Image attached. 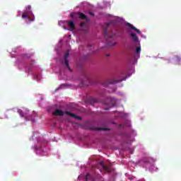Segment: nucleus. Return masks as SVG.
Segmentation results:
<instances>
[{
  "mask_svg": "<svg viewBox=\"0 0 181 181\" xmlns=\"http://www.w3.org/2000/svg\"><path fill=\"white\" fill-rule=\"evenodd\" d=\"M174 61L175 62V64H181L180 57L176 55L174 58Z\"/></svg>",
  "mask_w": 181,
  "mask_h": 181,
  "instance_id": "nucleus-11",
  "label": "nucleus"
},
{
  "mask_svg": "<svg viewBox=\"0 0 181 181\" xmlns=\"http://www.w3.org/2000/svg\"><path fill=\"white\" fill-rule=\"evenodd\" d=\"M22 18L23 19H28L29 21H33V20H30V18L28 17V14H26V12H24L23 14H22Z\"/></svg>",
  "mask_w": 181,
  "mask_h": 181,
  "instance_id": "nucleus-13",
  "label": "nucleus"
},
{
  "mask_svg": "<svg viewBox=\"0 0 181 181\" xmlns=\"http://www.w3.org/2000/svg\"><path fill=\"white\" fill-rule=\"evenodd\" d=\"M21 117H23V115H22V113H21Z\"/></svg>",
  "mask_w": 181,
  "mask_h": 181,
  "instance_id": "nucleus-24",
  "label": "nucleus"
},
{
  "mask_svg": "<svg viewBox=\"0 0 181 181\" xmlns=\"http://www.w3.org/2000/svg\"><path fill=\"white\" fill-rule=\"evenodd\" d=\"M84 25H86V23H84V22L81 23V28H83V26H84Z\"/></svg>",
  "mask_w": 181,
  "mask_h": 181,
  "instance_id": "nucleus-19",
  "label": "nucleus"
},
{
  "mask_svg": "<svg viewBox=\"0 0 181 181\" xmlns=\"http://www.w3.org/2000/svg\"><path fill=\"white\" fill-rule=\"evenodd\" d=\"M65 114L66 115H69V117H71V118H76V119H78L79 121L82 119L81 117H78L76 114L71 113V112L66 111L65 112Z\"/></svg>",
  "mask_w": 181,
  "mask_h": 181,
  "instance_id": "nucleus-6",
  "label": "nucleus"
},
{
  "mask_svg": "<svg viewBox=\"0 0 181 181\" xmlns=\"http://www.w3.org/2000/svg\"><path fill=\"white\" fill-rule=\"evenodd\" d=\"M94 129L95 131H110V129H108V128H101V127L95 128Z\"/></svg>",
  "mask_w": 181,
  "mask_h": 181,
  "instance_id": "nucleus-14",
  "label": "nucleus"
},
{
  "mask_svg": "<svg viewBox=\"0 0 181 181\" xmlns=\"http://www.w3.org/2000/svg\"><path fill=\"white\" fill-rule=\"evenodd\" d=\"M100 166H102L103 170H105L107 173H110V172H112V170H114V169L112 168H111V166H110V165L107 166V165H104V161H100Z\"/></svg>",
  "mask_w": 181,
  "mask_h": 181,
  "instance_id": "nucleus-4",
  "label": "nucleus"
},
{
  "mask_svg": "<svg viewBox=\"0 0 181 181\" xmlns=\"http://www.w3.org/2000/svg\"><path fill=\"white\" fill-rule=\"evenodd\" d=\"M27 9H28V11H30V9H32V6H30V5H28V6H27Z\"/></svg>",
  "mask_w": 181,
  "mask_h": 181,
  "instance_id": "nucleus-18",
  "label": "nucleus"
},
{
  "mask_svg": "<svg viewBox=\"0 0 181 181\" xmlns=\"http://www.w3.org/2000/svg\"><path fill=\"white\" fill-rule=\"evenodd\" d=\"M105 104H107V105H110V103H105Z\"/></svg>",
  "mask_w": 181,
  "mask_h": 181,
  "instance_id": "nucleus-23",
  "label": "nucleus"
},
{
  "mask_svg": "<svg viewBox=\"0 0 181 181\" xmlns=\"http://www.w3.org/2000/svg\"><path fill=\"white\" fill-rule=\"evenodd\" d=\"M130 36L132 37L133 42H138V36H136V34L132 33H130Z\"/></svg>",
  "mask_w": 181,
  "mask_h": 181,
  "instance_id": "nucleus-12",
  "label": "nucleus"
},
{
  "mask_svg": "<svg viewBox=\"0 0 181 181\" xmlns=\"http://www.w3.org/2000/svg\"><path fill=\"white\" fill-rule=\"evenodd\" d=\"M90 103L93 104L94 103H97V99H91Z\"/></svg>",
  "mask_w": 181,
  "mask_h": 181,
  "instance_id": "nucleus-16",
  "label": "nucleus"
},
{
  "mask_svg": "<svg viewBox=\"0 0 181 181\" xmlns=\"http://www.w3.org/2000/svg\"><path fill=\"white\" fill-rule=\"evenodd\" d=\"M106 56H110V54H107Z\"/></svg>",
  "mask_w": 181,
  "mask_h": 181,
  "instance_id": "nucleus-26",
  "label": "nucleus"
},
{
  "mask_svg": "<svg viewBox=\"0 0 181 181\" xmlns=\"http://www.w3.org/2000/svg\"><path fill=\"white\" fill-rule=\"evenodd\" d=\"M168 63H170V59H168Z\"/></svg>",
  "mask_w": 181,
  "mask_h": 181,
  "instance_id": "nucleus-21",
  "label": "nucleus"
},
{
  "mask_svg": "<svg viewBox=\"0 0 181 181\" xmlns=\"http://www.w3.org/2000/svg\"><path fill=\"white\" fill-rule=\"evenodd\" d=\"M18 112H21V110H18Z\"/></svg>",
  "mask_w": 181,
  "mask_h": 181,
  "instance_id": "nucleus-27",
  "label": "nucleus"
},
{
  "mask_svg": "<svg viewBox=\"0 0 181 181\" xmlns=\"http://www.w3.org/2000/svg\"><path fill=\"white\" fill-rule=\"evenodd\" d=\"M28 71H30V69H28Z\"/></svg>",
  "mask_w": 181,
  "mask_h": 181,
  "instance_id": "nucleus-25",
  "label": "nucleus"
},
{
  "mask_svg": "<svg viewBox=\"0 0 181 181\" xmlns=\"http://www.w3.org/2000/svg\"><path fill=\"white\" fill-rule=\"evenodd\" d=\"M52 114L56 117H63V115H64V112L61 110L57 109Z\"/></svg>",
  "mask_w": 181,
  "mask_h": 181,
  "instance_id": "nucleus-7",
  "label": "nucleus"
},
{
  "mask_svg": "<svg viewBox=\"0 0 181 181\" xmlns=\"http://www.w3.org/2000/svg\"><path fill=\"white\" fill-rule=\"evenodd\" d=\"M67 25L69 28L71 29V30H76V25L74 24V22L71 21H67Z\"/></svg>",
  "mask_w": 181,
  "mask_h": 181,
  "instance_id": "nucleus-9",
  "label": "nucleus"
},
{
  "mask_svg": "<svg viewBox=\"0 0 181 181\" xmlns=\"http://www.w3.org/2000/svg\"><path fill=\"white\" fill-rule=\"evenodd\" d=\"M136 54H139L141 53V47H137L136 48Z\"/></svg>",
  "mask_w": 181,
  "mask_h": 181,
  "instance_id": "nucleus-15",
  "label": "nucleus"
},
{
  "mask_svg": "<svg viewBox=\"0 0 181 181\" xmlns=\"http://www.w3.org/2000/svg\"><path fill=\"white\" fill-rule=\"evenodd\" d=\"M143 162L144 163H146V165H148V163H149V160H144Z\"/></svg>",
  "mask_w": 181,
  "mask_h": 181,
  "instance_id": "nucleus-17",
  "label": "nucleus"
},
{
  "mask_svg": "<svg viewBox=\"0 0 181 181\" xmlns=\"http://www.w3.org/2000/svg\"><path fill=\"white\" fill-rule=\"evenodd\" d=\"M111 23H106L105 24V28L104 29V36H105V39L106 40V43L107 46H110V47H112L114 46H115V42H108V39H112V37H114V36H115V35L112 34V33L111 32H108V28H110Z\"/></svg>",
  "mask_w": 181,
  "mask_h": 181,
  "instance_id": "nucleus-1",
  "label": "nucleus"
},
{
  "mask_svg": "<svg viewBox=\"0 0 181 181\" xmlns=\"http://www.w3.org/2000/svg\"><path fill=\"white\" fill-rule=\"evenodd\" d=\"M105 110H109V109H105Z\"/></svg>",
  "mask_w": 181,
  "mask_h": 181,
  "instance_id": "nucleus-28",
  "label": "nucleus"
},
{
  "mask_svg": "<svg viewBox=\"0 0 181 181\" xmlns=\"http://www.w3.org/2000/svg\"><path fill=\"white\" fill-rule=\"evenodd\" d=\"M75 16H78L79 19H83V20L87 19V16H86L84 13L81 12L71 13V18H75Z\"/></svg>",
  "mask_w": 181,
  "mask_h": 181,
  "instance_id": "nucleus-2",
  "label": "nucleus"
},
{
  "mask_svg": "<svg viewBox=\"0 0 181 181\" xmlns=\"http://www.w3.org/2000/svg\"><path fill=\"white\" fill-rule=\"evenodd\" d=\"M69 54H70V52L66 51L65 54H64V59L65 66L68 69V70L71 71V68L69 65V59H67V58L69 57Z\"/></svg>",
  "mask_w": 181,
  "mask_h": 181,
  "instance_id": "nucleus-3",
  "label": "nucleus"
},
{
  "mask_svg": "<svg viewBox=\"0 0 181 181\" xmlns=\"http://www.w3.org/2000/svg\"><path fill=\"white\" fill-rule=\"evenodd\" d=\"M124 80H127V78L119 80L112 79L110 81H109V83H103V87H108L110 84H117V83H121V81H124Z\"/></svg>",
  "mask_w": 181,
  "mask_h": 181,
  "instance_id": "nucleus-5",
  "label": "nucleus"
},
{
  "mask_svg": "<svg viewBox=\"0 0 181 181\" xmlns=\"http://www.w3.org/2000/svg\"><path fill=\"white\" fill-rule=\"evenodd\" d=\"M127 26L130 28L132 30H134L136 33H139V35H141V30H138L136 28H135L132 24L127 23Z\"/></svg>",
  "mask_w": 181,
  "mask_h": 181,
  "instance_id": "nucleus-8",
  "label": "nucleus"
},
{
  "mask_svg": "<svg viewBox=\"0 0 181 181\" xmlns=\"http://www.w3.org/2000/svg\"><path fill=\"white\" fill-rule=\"evenodd\" d=\"M107 100H112V98H108Z\"/></svg>",
  "mask_w": 181,
  "mask_h": 181,
  "instance_id": "nucleus-22",
  "label": "nucleus"
},
{
  "mask_svg": "<svg viewBox=\"0 0 181 181\" xmlns=\"http://www.w3.org/2000/svg\"><path fill=\"white\" fill-rule=\"evenodd\" d=\"M85 179L86 181L90 180L93 181L94 180V177H93V176H91V174H90V173H88L86 174V175L85 176Z\"/></svg>",
  "mask_w": 181,
  "mask_h": 181,
  "instance_id": "nucleus-10",
  "label": "nucleus"
},
{
  "mask_svg": "<svg viewBox=\"0 0 181 181\" xmlns=\"http://www.w3.org/2000/svg\"><path fill=\"white\" fill-rule=\"evenodd\" d=\"M90 83H82V86H88Z\"/></svg>",
  "mask_w": 181,
  "mask_h": 181,
  "instance_id": "nucleus-20",
  "label": "nucleus"
}]
</instances>
